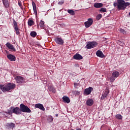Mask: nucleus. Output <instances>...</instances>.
<instances>
[{
    "label": "nucleus",
    "mask_w": 130,
    "mask_h": 130,
    "mask_svg": "<svg viewBox=\"0 0 130 130\" xmlns=\"http://www.w3.org/2000/svg\"><path fill=\"white\" fill-rule=\"evenodd\" d=\"M127 6H130V3H125L123 0H117V3H114V6L117 7L119 10H125Z\"/></svg>",
    "instance_id": "f257e3e1"
},
{
    "label": "nucleus",
    "mask_w": 130,
    "mask_h": 130,
    "mask_svg": "<svg viewBox=\"0 0 130 130\" xmlns=\"http://www.w3.org/2000/svg\"><path fill=\"white\" fill-rule=\"evenodd\" d=\"M16 88V84L14 83H9L5 85H0V89L3 92H8L15 89Z\"/></svg>",
    "instance_id": "f03ea898"
},
{
    "label": "nucleus",
    "mask_w": 130,
    "mask_h": 130,
    "mask_svg": "<svg viewBox=\"0 0 130 130\" xmlns=\"http://www.w3.org/2000/svg\"><path fill=\"white\" fill-rule=\"evenodd\" d=\"M20 109L21 112H25L27 113H30V112H31V110L28 108L27 106L23 104H20Z\"/></svg>",
    "instance_id": "7ed1b4c3"
},
{
    "label": "nucleus",
    "mask_w": 130,
    "mask_h": 130,
    "mask_svg": "<svg viewBox=\"0 0 130 130\" xmlns=\"http://www.w3.org/2000/svg\"><path fill=\"white\" fill-rule=\"evenodd\" d=\"M118 77H119V73L118 71L113 72L110 79V81L111 82H114V81H115V78H118Z\"/></svg>",
    "instance_id": "20e7f679"
},
{
    "label": "nucleus",
    "mask_w": 130,
    "mask_h": 130,
    "mask_svg": "<svg viewBox=\"0 0 130 130\" xmlns=\"http://www.w3.org/2000/svg\"><path fill=\"white\" fill-rule=\"evenodd\" d=\"M97 46V43L95 42H89L86 46V47L87 49H90L91 48H93V47H96Z\"/></svg>",
    "instance_id": "39448f33"
},
{
    "label": "nucleus",
    "mask_w": 130,
    "mask_h": 130,
    "mask_svg": "<svg viewBox=\"0 0 130 130\" xmlns=\"http://www.w3.org/2000/svg\"><path fill=\"white\" fill-rule=\"evenodd\" d=\"M108 94H109V89L107 88L103 91L102 95L101 97L102 100H104L105 98H107V96H108Z\"/></svg>",
    "instance_id": "423d86ee"
},
{
    "label": "nucleus",
    "mask_w": 130,
    "mask_h": 130,
    "mask_svg": "<svg viewBox=\"0 0 130 130\" xmlns=\"http://www.w3.org/2000/svg\"><path fill=\"white\" fill-rule=\"evenodd\" d=\"M13 25L14 29L17 35H19V34H20V32L19 31L20 29H19V27H18V23H17V21H16L15 20H13Z\"/></svg>",
    "instance_id": "0eeeda50"
},
{
    "label": "nucleus",
    "mask_w": 130,
    "mask_h": 130,
    "mask_svg": "<svg viewBox=\"0 0 130 130\" xmlns=\"http://www.w3.org/2000/svg\"><path fill=\"white\" fill-rule=\"evenodd\" d=\"M93 24V19L89 18L87 21L84 23L86 28H89Z\"/></svg>",
    "instance_id": "6e6552de"
},
{
    "label": "nucleus",
    "mask_w": 130,
    "mask_h": 130,
    "mask_svg": "<svg viewBox=\"0 0 130 130\" xmlns=\"http://www.w3.org/2000/svg\"><path fill=\"white\" fill-rule=\"evenodd\" d=\"M92 91H93V88H92V87H89L85 89L84 94L85 95H90Z\"/></svg>",
    "instance_id": "1a4fd4ad"
},
{
    "label": "nucleus",
    "mask_w": 130,
    "mask_h": 130,
    "mask_svg": "<svg viewBox=\"0 0 130 130\" xmlns=\"http://www.w3.org/2000/svg\"><path fill=\"white\" fill-rule=\"evenodd\" d=\"M55 42L57 44H59V45H62L63 44V40L61 38H56L55 39Z\"/></svg>",
    "instance_id": "9d476101"
},
{
    "label": "nucleus",
    "mask_w": 130,
    "mask_h": 130,
    "mask_svg": "<svg viewBox=\"0 0 130 130\" xmlns=\"http://www.w3.org/2000/svg\"><path fill=\"white\" fill-rule=\"evenodd\" d=\"M15 80L18 84H22V83H24V78L21 76H17L15 78Z\"/></svg>",
    "instance_id": "9b49d317"
},
{
    "label": "nucleus",
    "mask_w": 130,
    "mask_h": 130,
    "mask_svg": "<svg viewBox=\"0 0 130 130\" xmlns=\"http://www.w3.org/2000/svg\"><path fill=\"white\" fill-rule=\"evenodd\" d=\"M13 113L15 114H21L22 112H21V110L19 107H13Z\"/></svg>",
    "instance_id": "f8f14e48"
},
{
    "label": "nucleus",
    "mask_w": 130,
    "mask_h": 130,
    "mask_svg": "<svg viewBox=\"0 0 130 130\" xmlns=\"http://www.w3.org/2000/svg\"><path fill=\"white\" fill-rule=\"evenodd\" d=\"M6 46L9 49H10L11 50H12V51H16V49H15V47H14V46L10 43H7L6 44Z\"/></svg>",
    "instance_id": "ddd939ff"
},
{
    "label": "nucleus",
    "mask_w": 130,
    "mask_h": 130,
    "mask_svg": "<svg viewBox=\"0 0 130 130\" xmlns=\"http://www.w3.org/2000/svg\"><path fill=\"white\" fill-rule=\"evenodd\" d=\"M35 107H36V108H39V109H40L41 110H43V111H44L45 110L44 107H43V105H42L41 104H36Z\"/></svg>",
    "instance_id": "4468645a"
},
{
    "label": "nucleus",
    "mask_w": 130,
    "mask_h": 130,
    "mask_svg": "<svg viewBox=\"0 0 130 130\" xmlns=\"http://www.w3.org/2000/svg\"><path fill=\"white\" fill-rule=\"evenodd\" d=\"M96 55H97V56H98L99 57H101V58H103V57L105 56V55H104V54H103V52H102V51L100 50L97 51Z\"/></svg>",
    "instance_id": "2eb2a0df"
},
{
    "label": "nucleus",
    "mask_w": 130,
    "mask_h": 130,
    "mask_svg": "<svg viewBox=\"0 0 130 130\" xmlns=\"http://www.w3.org/2000/svg\"><path fill=\"white\" fill-rule=\"evenodd\" d=\"M7 57L11 61H15L16 60V57L12 54H8Z\"/></svg>",
    "instance_id": "dca6fc26"
},
{
    "label": "nucleus",
    "mask_w": 130,
    "mask_h": 130,
    "mask_svg": "<svg viewBox=\"0 0 130 130\" xmlns=\"http://www.w3.org/2000/svg\"><path fill=\"white\" fill-rule=\"evenodd\" d=\"M3 5L5 8H9L10 7V3L9 0H2Z\"/></svg>",
    "instance_id": "f3484780"
},
{
    "label": "nucleus",
    "mask_w": 130,
    "mask_h": 130,
    "mask_svg": "<svg viewBox=\"0 0 130 130\" xmlns=\"http://www.w3.org/2000/svg\"><path fill=\"white\" fill-rule=\"evenodd\" d=\"M62 100L63 102H64L65 103H70L71 102V100H70V98H69V97L66 96H64L62 98Z\"/></svg>",
    "instance_id": "a211bd4d"
},
{
    "label": "nucleus",
    "mask_w": 130,
    "mask_h": 130,
    "mask_svg": "<svg viewBox=\"0 0 130 130\" xmlns=\"http://www.w3.org/2000/svg\"><path fill=\"white\" fill-rule=\"evenodd\" d=\"M92 104H94V101L92 99H89L86 101L87 106H92Z\"/></svg>",
    "instance_id": "6ab92c4d"
},
{
    "label": "nucleus",
    "mask_w": 130,
    "mask_h": 130,
    "mask_svg": "<svg viewBox=\"0 0 130 130\" xmlns=\"http://www.w3.org/2000/svg\"><path fill=\"white\" fill-rule=\"evenodd\" d=\"M73 57L74 59H77V60L82 59L83 58V57L80 54H75Z\"/></svg>",
    "instance_id": "aec40b11"
},
{
    "label": "nucleus",
    "mask_w": 130,
    "mask_h": 130,
    "mask_svg": "<svg viewBox=\"0 0 130 130\" xmlns=\"http://www.w3.org/2000/svg\"><path fill=\"white\" fill-rule=\"evenodd\" d=\"M94 8H96L97 9H99L100 8H102L103 7V4L102 3H95L94 4Z\"/></svg>",
    "instance_id": "412c9836"
},
{
    "label": "nucleus",
    "mask_w": 130,
    "mask_h": 130,
    "mask_svg": "<svg viewBox=\"0 0 130 130\" xmlns=\"http://www.w3.org/2000/svg\"><path fill=\"white\" fill-rule=\"evenodd\" d=\"M7 113L8 114H12L14 113L13 107H11L8 110Z\"/></svg>",
    "instance_id": "4be33fe9"
},
{
    "label": "nucleus",
    "mask_w": 130,
    "mask_h": 130,
    "mask_svg": "<svg viewBox=\"0 0 130 130\" xmlns=\"http://www.w3.org/2000/svg\"><path fill=\"white\" fill-rule=\"evenodd\" d=\"M7 126L9 127H15V124L14 123H7L6 124Z\"/></svg>",
    "instance_id": "5701e85b"
},
{
    "label": "nucleus",
    "mask_w": 130,
    "mask_h": 130,
    "mask_svg": "<svg viewBox=\"0 0 130 130\" xmlns=\"http://www.w3.org/2000/svg\"><path fill=\"white\" fill-rule=\"evenodd\" d=\"M44 23H45V22L43 20L40 21V22L39 23V25H40L41 28H44V26H45Z\"/></svg>",
    "instance_id": "b1692460"
},
{
    "label": "nucleus",
    "mask_w": 130,
    "mask_h": 130,
    "mask_svg": "<svg viewBox=\"0 0 130 130\" xmlns=\"http://www.w3.org/2000/svg\"><path fill=\"white\" fill-rule=\"evenodd\" d=\"M32 7L34 13H37V10L36 9V5L34 2H32Z\"/></svg>",
    "instance_id": "393cba45"
},
{
    "label": "nucleus",
    "mask_w": 130,
    "mask_h": 130,
    "mask_svg": "<svg viewBox=\"0 0 130 130\" xmlns=\"http://www.w3.org/2000/svg\"><path fill=\"white\" fill-rule=\"evenodd\" d=\"M47 120L49 122H52V121H53V118L52 116H48L47 118Z\"/></svg>",
    "instance_id": "a878e982"
},
{
    "label": "nucleus",
    "mask_w": 130,
    "mask_h": 130,
    "mask_svg": "<svg viewBox=\"0 0 130 130\" xmlns=\"http://www.w3.org/2000/svg\"><path fill=\"white\" fill-rule=\"evenodd\" d=\"M36 35H37L36 32L34 31L30 32V36H31V37H36Z\"/></svg>",
    "instance_id": "bb28decb"
},
{
    "label": "nucleus",
    "mask_w": 130,
    "mask_h": 130,
    "mask_svg": "<svg viewBox=\"0 0 130 130\" xmlns=\"http://www.w3.org/2000/svg\"><path fill=\"white\" fill-rule=\"evenodd\" d=\"M68 12L72 16H74V15H75V12L73 10H68Z\"/></svg>",
    "instance_id": "cd10ccee"
},
{
    "label": "nucleus",
    "mask_w": 130,
    "mask_h": 130,
    "mask_svg": "<svg viewBox=\"0 0 130 130\" xmlns=\"http://www.w3.org/2000/svg\"><path fill=\"white\" fill-rule=\"evenodd\" d=\"M34 23V22L32 20H29L28 21V24L29 26H32V25H33Z\"/></svg>",
    "instance_id": "c85d7f7f"
},
{
    "label": "nucleus",
    "mask_w": 130,
    "mask_h": 130,
    "mask_svg": "<svg viewBox=\"0 0 130 130\" xmlns=\"http://www.w3.org/2000/svg\"><path fill=\"white\" fill-rule=\"evenodd\" d=\"M101 18H102V14H98L96 16V20H100V19H101Z\"/></svg>",
    "instance_id": "c756f323"
},
{
    "label": "nucleus",
    "mask_w": 130,
    "mask_h": 130,
    "mask_svg": "<svg viewBox=\"0 0 130 130\" xmlns=\"http://www.w3.org/2000/svg\"><path fill=\"white\" fill-rule=\"evenodd\" d=\"M116 117L118 119H122V116H121V115H120V114L116 115Z\"/></svg>",
    "instance_id": "7c9ffc66"
},
{
    "label": "nucleus",
    "mask_w": 130,
    "mask_h": 130,
    "mask_svg": "<svg viewBox=\"0 0 130 130\" xmlns=\"http://www.w3.org/2000/svg\"><path fill=\"white\" fill-rule=\"evenodd\" d=\"M107 10L105 8H102L100 9V12H103V13H106Z\"/></svg>",
    "instance_id": "2f4dec72"
},
{
    "label": "nucleus",
    "mask_w": 130,
    "mask_h": 130,
    "mask_svg": "<svg viewBox=\"0 0 130 130\" xmlns=\"http://www.w3.org/2000/svg\"><path fill=\"white\" fill-rule=\"evenodd\" d=\"M64 3V1L63 0H61L58 2V5H62Z\"/></svg>",
    "instance_id": "473e14b6"
},
{
    "label": "nucleus",
    "mask_w": 130,
    "mask_h": 130,
    "mask_svg": "<svg viewBox=\"0 0 130 130\" xmlns=\"http://www.w3.org/2000/svg\"><path fill=\"white\" fill-rule=\"evenodd\" d=\"M50 90L53 93H55V89H54L53 87L52 88V89H50Z\"/></svg>",
    "instance_id": "72a5a7b5"
},
{
    "label": "nucleus",
    "mask_w": 130,
    "mask_h": 130,
    "mask_svg": "<svg viewBox=\"0 0 130 130\" xmlns=\"http://www.w3.org/2000/svg\"><path fill=\"white\" fill-rule=\"evenodd\" d=\"M120 32H121V33H123V34H124L125 33L124 30L122 29H120Z\"/></svg>",
    "instance_id": "f704fd0d"
},
{
    "label": "nucleus",
    "mask_w": 130,
    "mask_h": 130,
    "mask_svg": "<svg viewBox=\"0 0 130 130\" xmlns=\"http://www.w3.org/2000/svg\"><path fill=\"white\" fill-rule=\"evenodd\" d=\"M74 86H75V88H78V86H79V84L74 83Z\"/></svg>",
    "instance_id": "c9c22d12"
},
{
    "label": "nucleus",
    "mask_w": 130,
    "mask_h": 130,
    "mask_svg": "<svg viewBox=\"0 0 130 130\" xmlns=\"http://www.w3.org/2000/svg\"><path fill=\"white\" fill-rule=\"evenodd\" d=\"M18 5L20 7V8H21L22 7V4L19 2H18Z\"/></svg>",
    "instance_id": "e433bc0d"
},
{
    "label": "nucleus",
    "mask_w": 130,
    "mask_h": 130,
    "mask_svg": "<svg viewBox=\"0 0 130 130\" xmlns=\"http://www.w3.org/2000/svg\"><path fill=\"white\" fill-rule=\"evenodd\" d=\"M55 116H56V117H57V116H58V114H56L55 115Z\"/></svg>",
    "instance_id": "4c0bfd02"
},
{
    "label": "nucleus",
    "mask_w": 130,
    "mask_h": 130,
    "mask_svg": "<svg viewBox=\"0 0 130 130\" xmlns=\"http://www.w3.org/2000/svg\"><path fill=\"white\" fill-rule=\"evenodd\" d=\"M77 130H81V129L80 128H78V129H77Z\"/></svg>",
    "instance_id": "58836bf2"
},
{
    "label": "nucleus",
    "mask_w": 130,
    "mask_h": 130,
    "mask_svg": "<svg viewBox=\"0 0 130 130\" xmlns=\"http://www.w3.org/2000/svg\"><path fill=\"white\" fill-rule=\"evenodd\" d=\"M128 109H129V108H128Z\"/></svg>",
    "instance_id": "ea45409f"
},
{
    "label": "nucleus",
    "mask_w": 130,
    "mask_h": 130,
    "mask_svg": "<svg viewBox=\"0 0 130 130\" xmlns=\"http://www.w3.org/2000/svg\"><path fill=\"white\" fill-rule=\"evenodd\" d=\"M126 1H127V0H126Z\"/></svg>",
    "instance_id": "a19ab883"
}]
</instances>
